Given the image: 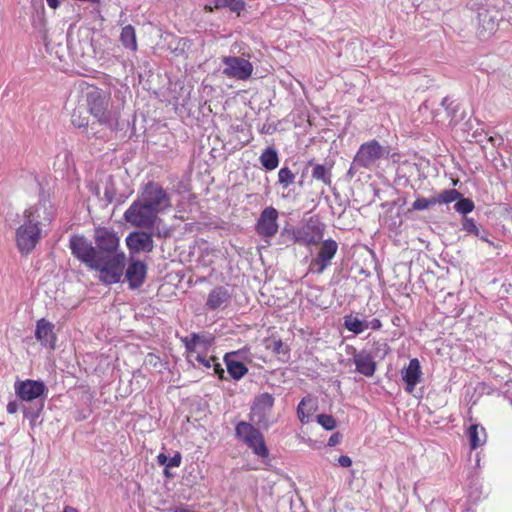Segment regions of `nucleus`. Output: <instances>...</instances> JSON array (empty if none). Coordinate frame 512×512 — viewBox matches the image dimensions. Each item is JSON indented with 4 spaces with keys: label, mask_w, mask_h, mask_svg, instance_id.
Segmentation results:
<instances>
[{
    "label": "nucleus",
    "mask_w": 512,
    "mask_h": 512,
    "mask_svg": "<svg viewBox=\"0 0 512 512\" xmlns=\"http://www.w3.org/2000/svg\"><path fill=\"white\" fill-rule=\"evenodd\" d=\"M77 92V103L71 114L72 125L88 129L91 116L100 126L114 131L117 120L112 111L110 92L87 82H81Z\"/></svg>",
    "instance_id": "f257e3e1"
},
{
    "label": "nucleus",
    "mask_w": 512,
    "mask_h": 512,
    "mask_svg": "<svg viewBox=\"0 0 512 512\" xmlns=\"http://www.w3.org/2000/svg\"><path fill=\"white\" fill-rule=\"evenodd\" d=\"M94 242L98 257L102 263L100 282L104 285L119 283L124 273L126 256L119 250L120 237L107 227H97L94 230Z\"/></svg>",
    "instance_id": "f03ea898"
},
{
    "label": "nucleus",
    "mask_w": 512,
    "mask_h": 512,
    "mask_svg": "<svg viewBox=\"0 0 512 512\" xmlns=\"http://www.w3.org/2000/svg\"><path fill=\"white\" fill-rule=\"evenodd\" d=\"M40 206L31 205L23 211V223L15 231V244L19 253L28 256L42 239V228L39 221Z\"/></svg>",
    "instance_id": "7ed1b4c3"
},
{
    "label": "nucleus",
    "mask_w": 512,
    "mask_h": 512,
    "mask_svg": "<svg viewBox=\"0 0 512 512\" xmlns=\"http://www.w3.org/2000/svg\"><path fill=\"white\" fill-rule=\"evenodd\" d=\"M69 247L74 257L84 263L89 269L99 273L98 279L100 280L102 276V263L92 243L84 235H72L69 240Z\"/></svg>",
    "instance_id": "20e7f679"
},
{
    "label": "nucleus",
    "mask_w": 512,
    "mask_h": 512,
    "mask_svg": "<svg viewBox=\"0 0 512 512\" xmlns=\"http://www.w3.org/2000/svg\"><path fill=\"white\" fill-rule=\"evenodd\" d=\"M274 397L265 392L255 397L249 418L259 428L268 429L275 420L273 419Z\"/></svg>",
    "instance_id": "39448f33"
},
{
    "label": "nucleus",
    "mask_w": 512,
    "mask_h": 512,
    "mask_svg": "<svg viewBox=\"0 0 512 512\" xmlns=\"http://www.w3.org/2000/svg\"><path fill=\"white\" fill-rule=\"evenodd\" d=\"M155 213H162L172 207V202L167 191L157 182L149 181L142 189L138 198Z\"/></svg>",
    "instance_id": "423d86ee"
},
{
    "label": "nucleus",
    "mask_w": 512,
    "mask_h": 512,
    "mask_svg": "<svg viewBox=\"0 0 512 512\" xmlns=\"http://www.w3.org/2000/svg\"><path fill=\"white\" fill-rule=\"evenodd\" d=\"M235 435L257 456L266 458L269 455L264 436L252 423L240 421L235 427Z\"/></svg>",
    "instance_id": "0eeeda50"
},
{
    "label": "nucleus",
    "mask_w": 512,
    "mask_h": 512,
    "mask_svg": "<svg viewBox=\"0 0 512 512\" xmlns=\"http://www.w3.org/2000/svg\"><path fill=\"white\" fill-rule=\"evenodd\" d=\"M125 221L137 228L151 229L154 227L158 217L152 209L141 200H135L123 215Z\"/></svg>",
    "instance_id": "6e6552de"
},
{
    "label": "nucleus",
    "mask_w": 512,
    "mask_h": 512,
    "mask_svg": "<svg viewBox=\"0 0 512 512\" xmlns=\"http://www.w3.org/2000/svg\"><path fill=\"white\" fill-rule=\"evenodd\" d=\"M338 251V243L334 239H326L320 243L316 256L311 260L308 271L322 274L330 265Z\"/></svg>",
    "instance_id": "1a4fd4ad"
},
{
    "label": "nucleus",
    "mask_w": 512,
    "mask_h": 512,
    "mask_svg": "<svg viewBox=\"0 0 512 512\" xmlns=\"http://www.w3.org/2000/svg\"><path fill=\"white\" fill-rule=\"evenodd\" d=\"M324 230L325 225L319 219L310 217L302 227L293 231V236L300 244L315 245L321 242Z\"/></svg>",
    "instance_id": "9d476101"
},
{
    "label": "nucleus",
    "mask_w": 512,
    "mask_h": 512,
    "mask_svg": "<svg viewBox=\"0 0 512 512\" xmlns=\"http://www.w3.org/2000/svg\"><path fill=\"white\" fill-rule=\"evenodd\" d=\"M385 154V148L377 140L373 139L360 145L354 157V163L358 167L371 168Z\"/></svg>",
    "instance_id": "9b49d317"
},
{
    "label": "nucleus",
    "mask_w": 512,
    "mask_h": 512,
    "mask_svg": "<svg viewBox=\"0 0 512 512\" xmlns=\"http://www.w3.org/2000/svg\"><path fill=\"white\" fill-rule=\"evenodd\" d=\"M222 62L225 65L223 74L228 78L247 80L251 77L254 67L249 60L236 56H224Z\"/></svg>",
    "instance_id": "f8f14e48"
},
{
    "label": "nucleus",
    "mask_w": 512,
    "mask_h": 512,
    "mask_svg": "<svg viewBox=\"0 0 512 512\" xmlns=\"http://www.w3.org/2000/svg\"><path fill=\"white\" fill-rule=\"evenodd\" d=\"M279 212L276 208L266 207L261 213L255 224L257 234L264 238H272L278 233Z\"/></svg>",
    "instance_id": "ddd939ff"
},
{
    "label": "nucleus",
    "mask_w": 512,
    "mask_h": 512,
    "mask_svg": "<svg viewBox=\"0 0 512 512\" xmlns=\"http://www.w3.org/2000/svg\"><path fill=\"white\" fill-rule=\"evenodd\" d=\"M14 389L16 395L26 402H31L41 397L47 391L43 382L31 379L16 381Z\"/></svg>",
    "instance_id": "4468645a"
},
{
    "label": "nucleus",
    "mask_w": 512,
    "mask_h": 512,
    "mask_svg": "<svg viewBox=\"0 0 512 512\" xmlns=\"http://www.w3.org/2000/svg\"><path fill=\"white\" fill-rule=\"evenodd\" d=\"M55 325L45 318L37 320L35 327L36 340L46 348L54 350L57 344Z\"/></svg>",
    "instance_id": "2eb2a0df"
},
{
    "label": "nucleus",
    "mask_w": 512,
    "mask_h": 512,
    "mask_svg": "<svg viewBox=\"0 0 512 512\" xmlns=\"http://www.w3.org/2000/svg\"><path fill=\"white\" fill-rule=\"evenodd\" d=\"M125 242L130 254L151 252L154 248L152 236L143 231H134L129 233Z\"/></svg>",
    "instance_id": "dca6fc26"
},
{
    "label": "nucleus",
    "mask_w": 512,
    "mask_h": 512,
    "mask_svg": "<svg viewBox=\"0 0 512 512\" xmlns=\"http://www.w3.org/2000/svg\"><path fill=\"white\" fill-rule=\"evenodd\" d=\"M402 379L405 383V391L412 393L415 387L422 379V370L420 361L413 358L409 361L408 365L402 369Z\"/></svg>",
    "instance_id": "f3484780"
},
{
    "label": "nucleus",
    "mask_w": 512,
    "mask_h": 512,
    "mask_svg": "<svg viewBox=\"0 0 512 512\" xmlns=\"http://www.w3.org/2000/svg\"><path fill=\"white\" fill-rule=\"evenodd\" d=\"M147 266L140 260H131L125 272L130 289H137L143 285L146 279Z\"/></svg>",
    "instance_id": "a211bd4d"
},
{
    "label": "nucleus",
    "mask_w": 512,
    "mask_h": 512,
    "mask_svg": "<svg viewBox=\"0 0 512 512\" xmlns=\"http://www.w3.org/2000/svg\"><path fill=\"white\" fill-rule=\"evenodd\" d=\"M231 300V294L224 286H217L213 288L206 300V307L208 310L223 309L228 306Z\"/></svg>",
    "instance_id": "6ab92c4d"
},
{
    "label": "nucleus",
    "mask_w": 512,
    "mask_h": 512,
    "mask_svg": "<svg viewBox=\"0 0 512 512\" xmlns=\"http://www.w3.org/2000/svg\"><path fill=\"white\" fill-rule=\"evenodd\" d=\"M353 363L356 371L364 376L371 377L376 371V362L371 353L366 350L354 353Z\"/></svg>",
    "instance_id": "aec40b11"
},
{
    "label": "nucleus",
    "mask_w": 512,
    "mask_h": 512,
    "mask_svg": "<svg viewBox=\"0 0 512 512\" xmlns=\"http://www.w3.org/2000/svg\"><path fill=\"white\" fill-rule=\"evenodd\" d=\"M317 401L311 396L307 395L298 404L297 416L302 424L309 422V417L317 410Z\"/></svg>",
    "instance_id": "412c9836"
},
{
    "label": "nucleus",
    "mask_w": 512,
    "mask_h": 512,
    "mask_svg": "<svg viewBox=\"0 0 512 512\" xmlns=\"http://www.w3.org/2000/svg\"><path fill=\"white\" fill-rule=\"evenodd\" d=\"M120 41L125 48L130 49L132 51L137 50L136 32L135 28L132 25H127L122 28L120 34Z\"/></svg>",
    "instance_id": "4be33fe9"
},
{
    "label": "nucleus",
    "mask_w": 512,
    "mask_h": 512,
    "mask_svg": "<svg viewBox=\"0 0 512 512\" xmlns=\"http://www.w3.org/2000/svg\"><path fill=\"white\" fill-rule=\"evenodd\" d=\"M312 178L316 181L322 182L327 186H330L332 184L331 167H326L323 164L313 165Z\"/></svg>",
    "instance_id": "5701e85b"
},
{
    "label": "nucleus",
    "mask_w": 512,
    "mask_h": 512,
    "mask_svg": "<svg viewBox=\"0 0 512 512\" xmlns=\"http://www.w3.org/2000/svg\"><path fill=\"white\" fill-rule=\"evenodd\" d=\"M260 162L262 166L268 171L276 169L279 164V158L276 150L274 148H267L261 154Z\"/></svg>",
    "instance_id": "b1692460"
},
{
    "label": "nucleus",
    "mask_w": 512,
    "mask_h": 512,
    "mask_svg": "<svg viewBox=\"0 0 512 512\" xmlns=\"http://www.w3.org/2000/svg\"><path fill=\"white\" fill-rule=\"evenodd\" d=\"M481 433L483 437L481 438L479 435V426L477 424H473L468 428V438H469V444L470 448L472 450L477 449L481 445L485 443L486 440V431L485 428H481Z\"/></svg>",
    "instance_id": "393cba45"
},
{
    "label": "nucleus",
    "mask_w": 512,
    "mask_h": 512,
    "mask_svg": "<svg viewBox=\"0 0 512 512\" xmlns=\"http://www.w3.org/2000/svg\"><path fill=\"white\" fill-rule=\"evenodd\" d=\"M225 361L227 372L235 380L241 379L248 372V369L243 362L228 358H225Z\"/></svg>",
    "instance_id": "a878e982"
},
{
    "label": "nucleus",
    "mask_w": 512,
    "mask_h": 512,
    "mask_svg": "<svg viewBox=\"0 0 512 512\" xmlns=\"http://www.w3.org/2000/svg\"><path fill=\"white\" fill-rule=\"evenodd\" d=\"M344 327L354 334H360L368 328V325L357 317L347 315L344 317Z\"/></svg>",
    "instance_id": "bb28decb"
},
{
    "label": "nucleus",
    "mask_w": 512,
    "mask_h": 512,
    "mask_svg": "<svg viewBox=\"0 0 512 512\" xmlns=\"http://www.w3.org/2000/svg\"><path fill=\"white\" fill-rule=\"evenodd\" d=\"M462 194L456 189L443 190L434 197L436 204H449L457 201Z\"/></svg>",
    "instance_id": "cd10ccee"
},
{
    "label": "nucleus",
    "mask_w": 512,
    "mask_h": 512,
    "mask_svg": "<svg viewBox=\"0 0 512 512\" xmlns=\"http://www.w3.org/2000/svg\"><path fill=\"white\" fill-rule=\"evenodd\" d=\"M295 181V174L288 167H283L278 172V182L283 189H287Z\"/></svg>",
    "instance_id": "c85d7f7f"
},
{
    "label": "nucleus",
    "mask_w": 512,
    "mask_h": 512,
    "mask_svg": "<svg viewBox=\"0 0 512 512\" xmlns=\"http://www.w3.org/2000/svg\"><path fill=\"white\" fill-rule=\"evenodd\" d=\"M454 208L458 213L466 215L474 210L475 205L471 199L460 197L455 203Z\"/></svg>",
    "instance_id": "c756f323"
},
{
    "label": "nucleus",
    "mask_w": 512,
    "mask_h": 512,
    "mask_svg": "<svg viewBox=\"0 0 512 512\" xmlns=\"http://www.w3.org/2000/svg\"><path fill=\"white\" fill-rule=\"evenodd\" d=\"M434 205H436L434 197H431V198L419 197L412 203L411 209L415 210V211H422V210H426Z\"/></svg>",
    "instance_id": "7c9ffc66"
},
{
    "label": "nucleus",
    "mask_w": 512,
    "mask_h": 512,
    "mask_svg": "<svg viewBox=\"0 0 512 512\" xmlns=\"http://www.w3.org/2000/svg\"><path fill=\"white\" fill-rule=\"evenodd\" d=\"M317 422L327 431L334 430L337 425L335 418L327 414L317 415Z\"/></svg>",
    "instance_id": "2f4dec72"
},
{
    "label": "nucleus",
    "mask_w": 512,
    "mask_h": 512,
    "mask_svg": "<svg viewBox=\"0 0 512 512\" xmlns=\"http://www.w3.org/2000/svg\"><path fill=\"white\" fill-rule=\"evenodd\" d=\"M185 347L189 353H194L196 351V347L200 342V336L196 333H192L189 336L183 339Z\"/></svg>",
    "instance_id": "473e14b6"
},
{
    "label": "nucleus",
    "mask_w": 512,
    "mask_h": 512,
    "mask_svg": "<svg viewBox=\"0 0 512 512\" xmlns=\"http://www.w3.org/2000/svg\"><path fill=\"white\" fill-rule=\"evenodd\" d=\"M246 7L244 0H226V8H228L231 12L237 13L240 15L241 11H243Z\"/></svg>",
    "instance_id": "72a5a7b5"
},
{
    "label": "nucleus",
    "mask_w": 512,
    "mask_h": 512,
    "mask_svg": "<svg viewBox=\"0 0 512 512\" xmlns=\"http://www.w3.org/2000/svg\"><path fill=\"white\" fill-rule=\"evenodd\" d=\"M463 229L469 233H473L475 235L479 234V229L477 227L476 222L472 218H465L463 221Z\"/></svg>",
    "instance_id": "f704fd0d"
},
{
    "label": "nucleus",
    "mask_w": 512,
    "mask_h": 512,
    "mask_svg": "<svg viewBox=\"0 0 512 512\" xmlns=\"http://www.w3.org/2000/svg\"><path fill=\"white\" fill-rule=\"evenodd\" d=\"M42 410H43V403H41V405L39 406V408L37 410L24 409L23 413L26 418L30 419L31 422H34L40 416V413L42 412Z\"/></svg>",
    "instance_id": "c9c22d12"
},
{
    "label": "nucleus",
    "mask_w": 512,
    "mask_h": 512,
    "mask_svg": "<svg viewBox=\"0 0 512 512\" xmlns=\"http://www.w3.org/2000/svg\"><path fill=\"white\" fill-rule=\"evenodd\" d=\"M195 360L202 364L206 368H210L212 366V362L214 363L216 361L215 357L205 358L204 356H201L200 354H197L195 356Z\"/></svg>",
    "instance_id": "e433bc0d"
},
{
    "label": "nucleus",
    "mask_w": 512,
    "mask_h": 512,
    "mask_svg": "<svg viewBox=\"0 0 512 512\" xmlns=\"http://www.w3.org/2000/svg\"><path fill=\"white\" fill-rule=\"evenodd\" d=\"M182 456L177 452L173 457L168 458L167 468L179 467L181 465Z\"/></svg>",
    "instance_id": "4c0bfd02"
},
{
    "label": "nucleus",
    "mask_w": 512,
    "mask_h": 512,
    "mask_svg": "<svg viewBox=\"0 0 512 512\" xmlns=\"http://www.w3.org/2000/svg\"><path fill=\"white\" fill-rule=\"evenodd\" d=\"M161 362V359L158 355L154 353H148L146 356V363L150 366L157 367Z\"/></svg>",
    "instance_id": "58836bf2"
},
{
    "label": "nucleus",
    "mask_w": 512,
    "mask_h": 512,
    "mask_svg": "<svg viewBox=\"0 0 512 512\" xmlns=\"http://www.w3.org/2000/svg\"><path fill=\"white\" fill-rule=\"evenodd\" d=\"M338 464L341 467L349 468L352 466V459L347 455H342L338 458Z\"/></svg>",
    "instance_id": "ea45409f"
},
{
    "label": "nucleus",
    "mask_w": 512,
    "mask_h": 512,
    "mask_svg": "<svg viewBox=\"0 0 512 512\" xmlns=\"http://www.w3.org/2000/svg\"><path fill=\"white\" fill-rule=\"evenodd\" d=\"M341 438L342 436L339 432L332 434L328 440V445L331 447L338 445L341 441Z\"/></svg>",
    "instance_id": "a19ab883"
},
{
    "label": "nucleus",
    "mask_w": 512,
    "mask_h": 512,
    "mask_svg": "<svg viewBox=\"0 0 512 512\" xmlns=\"http://www.w3.org/2000/svg\"><path fill=\"white\" fill-rule=\"evenodd\" d=\"M366 325H368V328H371L372 330H379L382 327V322L378 318H373L371 321L366 322Z\"/></svg>",
    "instance_id": "79ce46f5"
},
{
    "label": "nucleus",
    "mask_w": 512,
    "mask_h": 512,
    "mask_svg": "<svg viewBox=\"0 0 512 512\" xmlns=\"http://www.w3.org/2000/svg\"><path fill=\"white\" fill-rule=\"evenodd\" d=\"M19 409V405L16 401H9L7 406H6V410L9 414H15Z\"/></svg>",
    "instance_id": "37998d69"
},
{
    "label": "nucleus",
    "mask_w": 512,
    "mask_h": 512,
    "mask_svg": "<svg viewBox=\"0 0 512 512\" xmlns=\"http://www.w3.org/2000/svg\"><path fill=\"white\" fill-rule=\"evenodd\" d=\"M213 368H214L215 374H217L220 379H224L225 372H224V369L222 368L221 364L218 363L217 361H215L213 363Z\"/></svg>",
    "instance_id": "c03bdc74"
},
{
    "label": "nucleus",
    "mask_w": 512,
    "mask_h": 512,
    "mask_svg": "<svg viewBox=\"0 0 512 512\" xmlns=\"http://www.w3.org/2000/svg\"><path fill=\"white\" fill-rule=\"evenodd\" d=\"M283 348H284V344H283L282 340L278 339V340L274 341L273 351L275 353L279 354V353L283 352Z\"/></svg>",
    "instance_id": "a18cd8bd"
},
{
    "label": "nucleus",
    "mask_w": 512,
    "mask_h": 512,
    "mask_svg": "<svg viewBox=\"0 0 512 512\" xmlns=\"http://www.w3.org/2000/svg\"><path fill=\"white\" fill-rule=\"evenodd\" d=\"M214 9L226 8V0H211Z\"/></svg>",
    "instance_id": "49530a36"
},
{
    "label": "nucleus",
    "mask_w": 512,
    "mask_h": 512,
    "mask_svg": "<svg viewBox=\"0 0 512 512\" xmlns=\"http://www.w3.org/2000/svg\"><path fill=\"white\" fill-rule=\"evenodd\" d=\"M216 252L217 250L214 249V248H206L205 250H203L202 252V257H205V256H212V257H215L216 256Z\"/></svg>",
    "instance_id": "de8ad7c7"
},
{
    "label": "nucleus",
    "mask_w": 512,
    "mask_h": 512,
    "mask_svg": "<svg viewBox=\"0 0 512 512\" xmlns=\"http://www.w3.org/2000/svg\"><path fill=\"white\" fill-rule=\"evenodd\" d=\"M157 462L159 465H167V462H168V457L163 454V453H160L158 456H157Z\"/></svg>",
    "instance_id": "09e8293b"
},
{
    "label": "nucleus",
    "mask_w": 512,
    "mask_h": 512,
    "mask_svg": "<svg viewBox=\"0 0 512 512\" xmlns=\"http://www.w3.org/2000/svg\"><path fill=\"white\" fill-rule=\"evenodd\" d=\"M173 512H198V511H195V510H192L190 508H188L187 506H178L176 507Z\"/></svg>",
    "instance_id": "8fccbe9b"
},
{
    "label": "nucleus",
    "mask_w": 512,
    "mask_h": 512,
    "mask_svg": "<svg viewBox=\"0 0 512 512\" xmlns=\"http://www.w3.org/2000/svg\"><path fill=\"white\" fill-rule=\"evenodd\" d=\"M48 6L52 9H57L60 6L59 0H46Z\"/></svg>",
    "instance_id": "3c124183"
},
{
    "label": "nucleus",
    "mask_w": 512,
    "mask_h": 512,
    "mask_svg": "<svg viewBox=\"0 0 512 512\" xmlns=\"http://www.w3.org/2000/svg\"><path fill=\"white\" fill-rule=\"evenodd\" d=\"M93 136L96 137V138H100V139H106L107 138V135L105 133H100V132H93Z\"/></svg>",
    "instance_id": "603ef678"
},
{
    "label": "nucleus",
    "mask_w": 512,
    "mask_h": 512,
    "mask_svg": "<svg viewBox=\"0 0 512 512\" xmlns=\"http://www.w3.org/2000/svg\"><path fill=\"white\" fill-rule=\"evenodd\" d=\"M204 10L207 11V12H212L214 10V6H213V3L210 1L209 4H206L204 6Z\"/></svg>",
    "instance_id": "864d4df0"
},
{
    "label": "nucleus",
    "mask_w": 512,
    "mask_h": 512,
    "mask_svg": "<svg viewBox=\"0 0 512 512\" xmlns=\"http://www.w3.org/2000/svg\"><path fill=\"white\" fill-rule=\"evenodd\" d=\"M62 512H78V510L71 506H65Z\"/></svg>",
    "instance_id": "5fc2aeb1"
},
{
    "label": "nucleus",
    "mask_w": 512,
    "mask_h": 512,
    "mask_svg": "<svg viewBox=\"0 0 512 512\" xmlns=\"http://www.w3.org/2000/svg\"><path fill=\"white\" fill-rule=\"evenodd\" d=\"M164 473L167 477L170 476V473H169V468H167V466H165V469H164Z\"/></svg>",
    "instance_id": "6e6d98bb"
},
{
    "label": "nucleus",
    "mask_w": 512,
    "mask_h": 512,
    "mask_svg": "<svg viewBox=\"0 0 512 512\" xmlns=\"http://www.w3.org/2000/svg\"><path fill=\"white\" fill-rule=\"evenodd\" d=\"M213 264V260H209V262L207 263V265H212Z\"/></svg>",
    "instance_id": "4d7b16f0"
}]
</instances>
